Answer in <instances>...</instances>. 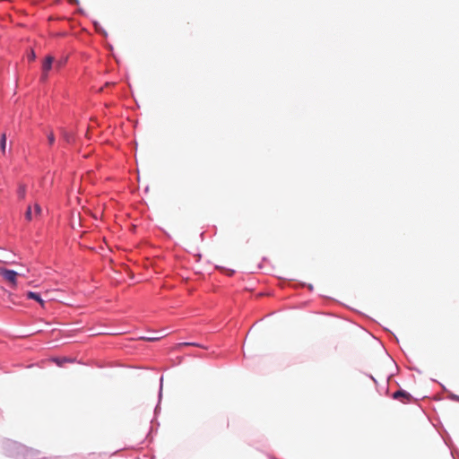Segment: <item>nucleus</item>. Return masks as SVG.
<instances>
[{
	"mask_svg": "<svg viewBox=\"0 0 459 459\" xmlns=\"http://www.w3.org/2000/svg\"><path fill=\"white\" fill-rule=\"evenodd\" d=\"M39 455V452L38 450L24 446H19L16 451V457L18 459H37Z\"/></svg>",
	"mask_w": 459,
	"mask_h": 459,
	"instance_id": "1",
	"label": "nucleus"
},
{
	"mask_svg": "<svg viewBox=\"0 0 459 459\" xmlns=\"http://www.w3.org/2000/svg\"><path fill=\"white\" fill-rule=\"evenodd\" d=\"M18 273L13 270H9L4 267H0V276L7 281L12 287H16L17 285V276Z\"/></svg>",
	"mask_w": 459,
	"mask_h": 459,
	"instance_id": "2",
	"label": "nucleus"
},
{
	"mask_svg": "<svg viewBox=\"0 0 459 459\" xmlns=\"http://www.w3.org/2000/svg\"><path fill=\"white\" fill-rule=\"evenodd\" d=\"M54 57L52 56H46L42 64V75L41 80L45 81L48 78V73L53 67Z\"/></svg>",
	"mask_w": 459,
	"mask_h": 459,
	"instance_id": "3",
	"label": "nucleus"
},
{
	"mask_svg": "<svg viewBox=\"0 0 459 459\" xmlns=\"http://www.w3.org/2000/svg\"><path fill=\"white\" fill-rule=\"evenodd\" d=\"M41 212V208L38 204H35L33 208L31 206H28L26 212H25V218L27 221H30L34 218H37Z\"/></svg>",
	"mask_w": 459,
	"mask_h": 459,
	"instance_id": "4",
	"label": "nucleus"
},
{
	"mask_svg": "<svg viewBox=\"0 0 459 459\" xmlns=\"http://www.w3.org/2000/svg\"><path fill=\"white\" fill-rule=\"evenodd\" d=\"M393 397L394 399H402L403 398V402H404V403L407 401H410L411 398V394L403 390H399V391L395 392L393 394Z\"/></svg>",
	"mask_w": 459,
	"mask_h": 459,
	"instance_id": "5",
	"label": "nucleus"
},
{
	"mask_svg": "<svg viewBox=\"0 0 459 459\" xmlns=\"http://www.w3.org/2000/svg\"><path fill=\"white\" fill-rule=\"evenodd\" d=\"M26 295H27L28 299H34V300L38 301L42 307H44L45 302L40 298L39 294H38L36 292H32V291H28Z\"/></svg>",
	"mask_w": 459,
	"mask_h": 459,
	"instance_id": "6",
	"label": "nucleus"
},
{
	"mask_svg": "<svg viewBox=\"0 0 459 459\" xmlns=\"http://www.w3.org/2000/svg\"><path fill=\"white\" fill-rule=\"evenodd\" d=\"M17 195L19 199L22 200L26 195V186L24 185H20L17 190Z\"/></svg>",
	"mask_w": 459,
	"mask_h": 459,
	"instance_id": "7",
	"label": "nucleus"
},
{
	"mask_svg": "<svg viewBox=\"0 0 459 459\" xmlns=\"http://www.w3.org/2000/svg\"><path fill=\"white\" fill-rule=\"evenodd\" d=\"M5 147H6V134L4 133L1 135L0 139V150L3 154H5Z\"/></svg>",
	"mask_w": 459,
	"mask_h": 459,
	"instance_id": "8",
	"label": "nucleus"
},
{
	"mask_svg": "<svg viewBox=\"0 0 459 459\" xmlns=\"http://www.w3.org/2000/svg\"><path fill=\"white\" fill-rule=\"evenodd\" d=\"M55 135H54V133L53 132H50L48 134V143L50 145L54 144L55 143Z\"/></svg>",
	"mask_w": 459,
	"mask_h": 459,
	"instance_id": "9",
	"label": "nucleus"
},
{
	"mask_svg": "<svg viewBox=\"0 0 459 459\" xmlns=\"http://www.w3.org/2000/svg\"><path fill=\"white\" fill-rule=\"evenodd\" d=\"M63 137L67 143L72 142V135L65 131H63Z\"/></svg>",
	"mask_w": 459,
	"mask_h": 459,
	"instance_id": "10",
	"label": "nucleus"
},
{
	"mask_svg": "<svg viewBox=\"0 0 459 459\" xmlns=\"http://www.w3.org/2000/svg\"><path fill=\"white\" fill-rule=\"evenodd\" d=\"M143 340L149 341V342H154L160 339V337H152V335H150V337H143Z\"/></svg>",
	"mask_w": 459,
	"mask_h": 459,
	"instance_id": "11",
	"label": "nucleus"
},
{
	"mask_svg": "<svg viewBox=\"0 0 459 459\" xmlns=\"http://www.w3.org/2000/svg\"><path fill=\"white\" fill-rule=\"evenodd\" d=\"M143 340L149 341V342H154L160 339V337H152V335H150V337H143Z\"/></svg>",
	"mask_w": 459,
	"mask_h": 459,
	"instance_id": "12",
	"label": "nucleus"
},
{
	"mask_svg": "<svg viewBox=\"0 0 459 459\" xmlns=\"http://www.w3.org/2000/svg\"><path fill=\"white\" fill-rule=\"evenodd\" d=\"M63 65H64L63 61H57L55 63L54 67L56 69H59L60 67H62Z\"/></svg>",
	"mask_w": 459,
	"mask_h": 459,
	"instance_id": "13",
	"label": "nucleus"
},
{
	"mask_svg": "<svg viewBox=\"0 0 459 459\" xmlns=\"http://www.w3.org/2000/svg\"><path fill=\"white\" fill-rule=\"evenodd\" d=\"M35 59V54L34 52H31L30 56V60H34Z\"/></svg>",
	"mask_w": 459,
	"mask_h": 459,
	"instance_id": "14",
	"label": "nucleus"
},
{
	"mask_svg": "<svg viewBox=\"0 0 459 459\" xmlns=\"http://www.w3.org/2000/svg\"><path fill=\"white\" fill-rule=\"evenodd\" d=\"M71 4H78V0H68Z\"/></svg>",
	"mask_w": 459,
	"mask_h": 459,
	"instance_id": "15",
	"label": "nucleus"
},
{
	"mask_svg": "<svg viewBox=\"0 0 459 459\" xmlns=\"http://www.w3.org/2000/svg\"><path fill=\"white\" fill-rule=\"evenodd\" d=\"M184 345H195V343H187V342H185Z\"/></svg>",
	"mask_w": 459,
	"mask_h": 459,
	"instance_id": "16",
	"label": "nucleus"
}]
</instances>
